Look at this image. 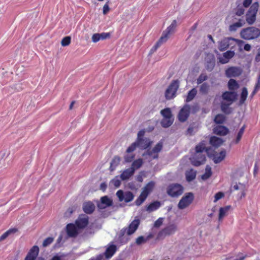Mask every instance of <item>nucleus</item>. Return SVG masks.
<instances>
[{"label":"nucleus","mask_w":260,"mask_h":260,"mask_svg":"<svg viewBox=\"0 0 260 260\" xmlns=\"http://www.w3.org/2000/svg\"><path fill=\"white\" fill-rule=\"evenodd\" d=\"M145 134V129H141L138 132L136 141L126 149V152L127 153L134 151L137 147H139L142 150H145L151 146L152 142L148 138L144 137Z\"/></svg>","instance_id":"1"},{"label":"nucleus","mask_w":260,"mask_h":260,"mask_svg":"<svg viewBox=\"0 0 260 260\" xmlns=\"http://www.w3.org/2000/svg\"><path fill=\"white\" fill-rule=\"evenodd\" d=\"M176 25L177 22L175 20H174L172 21L171 25L163 31L161 37L154 45V46L151 49L149 52L150 54H153L162 45V43L167 42L169 38V35L174 31V29L176 28Z\"/></svg>","instance_id":"2"},{"label":"nucleus","mask_w":260,"mask_h":260,"mask_svg":"<svg viewBox=\"0 0 260 260\" xmlns=\"http://www.w3.org/2000/svg\"><path fill=\"white\" fill-rule=\"evenodd\" d=\"M240 35L244 40H254L259 37L260 29L254 26H250L242 29Z\"/></svg>","instance_id":"3"},{"label":"nucleus","mask_w":260,"mask_h":260,"mask_svg":"<svg viewBox=\"0 0 260 260\" xmlns=\"http://www.w3.org/2000/svg\"><path fill=\"white\" fill-rule=\"evenodd\" d=\"M258 3L254 2L249 8L246 14V21L249 25L253 24L256 20V16L258 9Z\"/></svg>","instance_id":"4"},{"label":"nucleus","mask_w":260,"mask_h":260,"mask_svg":"<svg viewBox=\"0 0 260 260\" xmlns=\"http://www.w3.org/2000/svg\"><path fill=\"white\" fill-rule=\"evenodd\" d=\"M183 187L178 183H172L170 184L167 189L168 194L173 198H177L182 194Z\"/></svg>","instance_id":"5"},{"label":"nucleus","mask_w":260,"mask_h":260,"mask_svg":"<svg viewBox=\"0 0 260 260\" xmlns=\"http://www.w3.org/2000/svg\"><path fill=\"white\" fill-rule=\"evenodd\" d=\"M116 251V245L111 244L106 249L104 253H101L95 257H92L89 260H103L104 256L106 257V259H109L114 255Z\"/></svg>","instance_id":"6"},{"label":"nucleus","mask_w":260,"mask_h":260,"mask_svg":"<svg viewBox=\"0 0 260 260\" xmlns=\"http://www.w3.org/2000/svg\"><path fill=\"white\" fill-rule=\"evenodd\" d=\"M179 86L178 80H174L170 84L165 92L166 98L170 100L175 96L176 92Z\"/></svg>","instance_id":"7"},{"label":"nucleus","mask_w":260,"mask_h":260,"mask_svg":"<svg viewBox=\"0 0 260 260\" xmlns=\"http://www.w3.org/2000/svg\"><path fill=\"white\" fill-rule=\"evenodd\" d=\"M194 199L193 194L192 192H188L181 198L178 204V208L179 209H184L188 207L193 201Z\"/></svg>","instance_id":"8"},{"label":"nucleus","mask_w":260,"mask_h":260,"mask_svg":"<svg viewBox=\"0 0 260 260\" xmlns=\"http://www.w3.org/2000/svg\"><path fill=\"white\" fill-rule=\"evenodd\" d=\"M116 196L119 202L124 201L125 203H128L134 198V194L130 191L124 192L122 190H119L116 192Z\"/></svg>","instance_id":"9"},{"label":"nucleus","mask_w":260,"mask_h":260,"mask_svg":"<svg viewBox=\"0 0 260 260\" xmlns=\"http://www.w3.org/2000/svg\"><path fill=\"white\" fill-rule=\"evenodd\" d=\"M140 224V220L137 217H136L127 228H124L122 229L125 230L127 235L129 236L133 234L137 231Z\"/></svg>","instance_id":"10"},{"label":"nucleus","mask_w":260,"mask_h":260,"mask_svg":"<svg viewBox=\"0 0 260 260\" xmlns=\"http://www.w3.org/2000/svg\"><path fill=\"white\" fill-rule=\"evenodd\" d=\"M190 107L188 104H185L181 109L178 113V120L181 122H185L188 118L190 110Z\"/></svg>","instance_id":"11"},{"label":"nucleus","mask_w":260,"mask_h":260,"mask_svg":"<svg viewBox=\"0 0 260 260\" xmlns=\"http://www.w3.org/2000/svg\"><path fill=\"white\" fill-rule=\"evenodd\" d=\"M177 230V225L175 224H171L160 231L158 233V236L159 237H166L167 236L173 235L175 233Z\"/></svg>","instance_id":"12"},{"label":"nucleus","mask_w":260,"mask_h":260,"mask_svg":"<svg viewBox=\"0 0 260 260\" xmlns=\"http://www.w3.org/2000/svg\"><path fill=\"white\" fill-rule=\"evenodd\" d=\"M231 40L234 41L238 43H243L242 40L234 39L233 38H226L222 40L219 43L218 49L220 51H223L225 50L230 46V41Z\"/></svg>","instance_id":"13"},{"label":"nucleus","mask_w":260,"mask_h":260,"mask_svg":"<svg viewBox=\"0 0 260 260\" xmlns=\"http://www.w3.org/2000/svg\"><path fill=\"white\" fill-rule=\"evenodd\" d=\"M191 164L196 167L204 164L206 161V156L202 153H196L191 159Z\"/></svg>","instance_id":"14"},{"label":"nucleus","mask_w":260,"mask_h":260,"mask_svg":"<svg viewBox=\"0 0 260 260\" xmlns=\"http://www.w3.org/2000/svg\"><path fill=\"white\" fill-rule=\"evenodd\" d=\"M113 205V201L108 196H105L101 198L100 202H98L97 207L99 210L104 209Z\"/></svg>","instance_id":"15"},{"label":"nucleus","mask_w":260,"mask_h":260,"mask_svg":"<svg viewBox=\"0 0 260 260\" xmlns=\"http://www.w3.org/2000/svg\"><path fill=\"white\" fill-rule=\"evenodd\" d=\"M89 218L86 215L80 216L75 221V224L79 229H82L85 228L89 222Z\"/></svg>","instance_id":"16"},{"label":"nucleus","mask_w":260,"mask_h":260,"mask_svg":"<svg viewBox=\"0 0 260 260\" xmlns=\"http://www.w3.org/2000/svg\"><path fill=\"white\" fill-rule=\"evenodd\" d=\"M242 70L238 67H231L225 71V75L228 77H235L242 74Z\"/></svg>","instance_id":"17"},{"label":"nucleus","mask_w":260,"mask_h":260,"mask_svg":"<svg viewBox=\"0 0 260 260\" xmlns=\"http://www.w3.org/2000/svg\"><path fill=\"white\" fill-rule=\"evenodd\" d=\"M78 229L76 224L73 223L68 224L66 226L67 233L70 237H75L78 234Z\"/></svg>","instance_id":"18"},{"label":"nucleus","mask_w":260,"mask_h":260,"mask_svg":"<svg viewBox=\"0 0 260 260\" xmlns=\"http://www.w3.org/2000/svg\"><path fill=\"white\" fill-rule=\"evenodd\" d=\"M39 251V248L38 246H34L28 252L25 260H35L37 257Z\"/></svg>","instance_id":"19"},{"label":"nucleus","mask_w":260,"mask_h":260,"mask_svg":"<svg viewBox=\"0 0 260 260\" xmlns=\"http://www.w3.org/2000/svg\"><path fill=\"white\" fill-rule=\"evenodd\" d=\"M237 97V94L234 91H225L222 93V98L223 100L230 102L232 104L234 102Z\"/></svg>","instance_id":"20"},{"label":"nucleus","mask_w":260,"mask_h":260,"mask_svg":"<svg viewBox=\"0 0 260 260\" xmlns=\"http://www.w3.org/2000/svg\"><path fill=\"white\" fill-rule=\"evenodd\" d=\"M83 211L88 214L92 213L95 210V205L91 201H87L83 203Z\"/></svg>","instance_id":"21"},{"label":"nucleus","mask_w":260,"mask_h":260,"mask_svg":"<svg viewBox=\"0 0 260 260\" xmlns=\"http://www.w3.org/2000/svg\"><path fill=\"white\" fill-rule=\"evenodd\" d=\"M235 52L234 51L229 50L223 53L222 57L219 58V62L222 64H225L229 61V60L234 57Z\"/></svg>","instance_id":"22"},{"label":"nucleus","mask_w":260,"mask_h":260,"mask_svg":"<svg viewBox=\"0 0 260 260\" xmlns=\"http://www.w3.org/2000/svg\"><path fill=\"white\" fill-rule=\"evenodd\" d=\"M226 151L223 150L219 153H215L212 155V160L215 164H218L222 161L225 157Z\"/></svg>","instance_id":"23"},{"label":"nucleus","mask_w":260,"mask_h":260,"mask_svg":"<svg viewBox=\"0 0 260 260\" xmlns=\"http://www.w3.org/2000/svg\"><path fill=\"white\" fill-rule=\"evenodd\" d=\"M214 134L219 136H225L229 132V129L228 127L223 125H217L213 129Z\"/></svg>","instance_id":"24"},{"label":"nucleus","mask_w":260,"mask_h":260,"mask_svg":"<svg viewBox=\"0 0 260 260\" xmlns=\"http://www.w3.org/2000/svg\"><path fill=\"white\" fill-rule=\"evenodd\" d=\"M135 173V169L133 167H130L124 170L121 174L120 177L122 180H126L132 176Z\"/></svg>","instance_id":"25"},{"label":"nucleus","mask_w":260,"mask_h":260,"mask_svg":"<svg viewBox=\"0 0 260 260\" xmlns=\"http://www.w3.org/2000/svg\"><path fill=\"white\" fill-rule=\"evenodd\" d=\"M125 234H126L125 230L121 229L120 230L118 238V242L122 245L127 243L129 240V238L127 236H125Z\"/></svg>","instance_id":"26"},{"label":"nucleus","mask_w":260,"mask_h":260,"mask_svg":"<svg viewBox=\"0 0 260 260\" xmlns=\"http://www.w3.org/2000/svg\"><path fill=\"white\" fill-rule=\"evenodd\" d=\"M245 24V21L243 19H239L238 21L235 22L229 26V30L230 31L234 32L236 31L239 28L242 27Z\"/></svg>","instance_id":"27"},{"label":"nucleus","mask_w":260,"mask_h":260,"mask_svg":"<svg viewBox=\"0 0 260 260\" xmlns=\"http://www.w3.org/2000/svg\"><path fill=\"white\" fill-rule=\"evenodd\" d=\"M154 186V182L152 181L148 182L143 188L142 192L148 197V194L152 191Z\"/></svg>","instance_id":"28"},{"label":"nucleus","mask_w":260,"mask_h":260,"mask_svg":"<svg viewBox=\"0 0 260 260\" xmlns=\"http://www.w3.org/2000/svg\"><path fill=\"white\" fill-rule=\"evenodd\" d=\"M209 150V148H208L206 147V142L203 141L196 146V153H202L204 151L208 152Z\"/></svg>","instance_id":"29"},{"label":"nucleus","mask_w":260,"mask_h":260,"mask_svg":"<svg viewBox=\"0 0 260 260\" xmlns=\"http://www.w3.org/2000/svg\"><path fill=\"white\" fill-rule=\"evenodd\" d=\"M197 172L192 169L185 172L186 180L188 182H190L193 180L196 177Z\"/></svg>","instance_id":"30"},{"label":"nucleus","mask_w":260,"mask_h":260,"mask_svg":"<svg viewBox=\"0 0 260 260\" xmlns=\"http://www.w3.org/2000/svg\"><path fill=\"white\" fill-rule=\"evenodd\" d=\"M222 143L223 140L222 139L216 136H212L210 139V144L215 147L219 146L222 144Z\"/></svg>","instance_id":"31"},{"label":"nucleus","mask_w":260,"mask_h":260,"mask_svg":"<svg viewBox=\"0 0 260 260\" xmlns=\"http://www.w3.org/2000/svg\"><path fill=\"white\" fill-rule=\"evenodd\" d=\"M120 157L118 156H115L110 162V170L114 171L118 166L120 161Z\"/></svg>","instance_id":"32"},{"label":"nucleus","mask_w":260,"mask_h":260,"mask_svg":"<svg viewBox=\"0 0 260 260\" xmlns=\"http://www.w3.org/2000/svg\"><path fill=\"white\" fill-rule=\"evenodd\" d=\"M160 206V203L159 201H154L150 203L147 207L146 210L149 212H151L157 210Z\"/></svg>","instance_id":"33"},{"label":"nucleus","mask_w":260,"mask_h":260,"mask_svg":"<svg viewBox=\"0 0 260 260\" xmlns=\"http://www.w3.org/2000/svg\"><path fill=\"white\" fill-rule=\"evenodd\" d=\"M162 148V143L159 142L153 148V151L155 153L152 156L153 159H157L158 157V153L159 152Z\"/></svg>","instance_id":"34"},{"label":"nucleus","mask_w":260,"mask_h":260,"mask_svg":"<svg viewBox=\"0 0 260 260\" xmlns=\"http://www.w3.org/2000/svg\"><path fill=\"white\" fill-rule=\"evenodd\" d=\"M212 174L211 168L209 165H207L205 168V172L202 175V179L206 180L209 178Z\"/></svg>","instance_id":"35"},{"label":"nucleus","mask_w":260,"mask_h":260,"mask_svg":"<svg viewBox=\"0 0 260 260\" xmlns=\"http://www.w3.org/2000/svg\"><path fill=\"white\" fill-rule=\"evenodd\" d=\"M231 104H227L226 103L222 102L221 104V111L226 114H230L232 113V109L230 108V105Z\"/></svg>","instance_id":"36"},{"label":"nucleus","mask_w":260,"mask_h":260,"mask_svg":"<svg viewBox=\"0 0 260 260\" xmlns=\"http://www.w3.org/2000/svg\"><path fill=\"white\" fill-rule=\"evenodd\" d=\"M230 207V206H226L224 207L220 208L218 217V219L219 221L223 219V218L225 216L226 212L229 211Z\"/></svg>","instance_id":"37"},{"label":"nucleus","mask_w":260,"mask_h":260,"mask_svg":"<svg viewBox=\"0 0 260 260\" xmlns=\"http://www.w3.org/2000/svg\"><path fill=\"white\" fill-rule=\"evenodd\" d=\"M197 93V90L196 88H192L190 90H189L188 92L186 99L185 100V102L186 103L189 102L191 100H192Z\"/></svg>","instance_id":"38"},{"label":"nucleus","mask_w":260,"mask_h":260,"mask_svg":"<svg viewBox=\"0 0 260 260\" xmlns=\"http://www.w3.org/2000/svg\"><path fill=\"white\" fill-rule=\"evenodd\" d=\"M173 118H162L161 121V125L163 127L167 128L170 126L173 122Z\"/></svg>","instance_id":"39"},{"label":"nucleus","mask_w":260,"mask_h":260,"mask_svg":"<svg viewBox=\"0 0 260 260\" xmlns=\"http://www.w3.org/2000/svg\"><path fill=\"white\" fill-rule=\"evenodd\" d=\"M234 12L236 15L241 16L243 15L245 12L244 7L242 5L239 4L234 9Z\"/></svg>","instance_id":"40"},{"label":"nucleus","mask_w":260,"mask_h":260,"mask_svg":"<svg viewBox=\"0 0 260 260\" xmlns=\"http://www.w3.org/2000/svg\"><path fill=\"white\" fill-rule=\"evenodd\" d=\"M151 237V235H150L146 237H144L143 236H141L136 239V243L137 245H140L143 243L146 242Z\"/></svg>","instance_id":"41"},{"label":"nucleus","mask_w":260,"mask_h":260,"mask_svg":"<svg viewBox=\"0 0 260 260\" xmlns=\"http://www.w3.org/2000/svg\"><path fill=\"white\" fill-rule=\"evenodd\" d=\"M228 87L230 90H234L239 87V85L235 80L231 79L228 82Z\"/></svg>","instance_id":"42"},{"label":"nucleus","mask_w":260,"mask_h":260,"mask_svg":"<svg viewBox=\"0 0 260 260\" xmlns=\"http://www.w3.org/2000/svg\"><path fill=\"white\" fill-rule=\"evenodd\" d=\"M161 114L164 117L163 118H172V114L170 108H167L162 110L160 112Z\"/></svg>","instance_id":"43"},{"label":"nucleus","mask_w":260,"mask_h":260,"mask_svg":"<svg viewBox=\"0 0 260 260\" xmlns=\"http://www.w3.org/2000/svg\"><path fill=\"white\" fill-rule=\"evenodd\" d=\"M248 95V91L247 88L246 87H243L242 90V92L241 94V97L240 99V104L242 105L244 103V102L246 100L247 96Z\"/></svg>","instance_id":"44"},{"label":"nucleus","mask_w":260,"mask_h":260,"mask_svg":"<svg viewBox=\"0 0 260 260\" xmlns=\"http://www.w3.org/2000/svg\"><path fill=\"white\" fill-rule=\"evenodd\" d=\"M147 197L146 196L141 192L139 197L135 201V204L138 206H140L145 201Z\"/></svg>","instance_id":"45"},{"label":"nucleus","mask_w":260,"mask_h":260,"mask_svg":"<svg viewBox=\"0 0 260 260\" xmlns=\"http://www.w3.org/2000/svg\"><path fill=\"white\" fill-rule=\"evenodd\" d=\"M245 125H243V126H242L240 129H239L238 134H237V137H236V139L235 140V143L236 144H237L239 142V141H240L243 134H244V129H245Z\"/></svg>","instance_id":"46"},{"label":"nucleus","mask_w":260,"mask_h":260,"mask_svg":"<svg viewBox=\"0 0 260 260\" xmlns=\"http://www.w3.org/2000/svg\"><path fill=\"white\" fill-rule=\"evenodd\" d=\"M225 120V116L222 114H217L214 118V122L217 124H222Z\"/></svg>","instance_id":"47"},{"label":"nucleus","mask_w":260,"mask_h":260,"mask_svg":"<svg viewBox=\"0 0 260 260\" xmlns=\"http://www.w3.org/2000/svg\"><path fill=\"white\" fill-rule=\"evenodd\" d=\"M143 164V160L141 158H139L134 160L132 165L131 167H133V168L135 169H138L140 168Z\"/></svg>","instance_id":"48"},{"label":"nucleus","mask_w":260,"mask_h":260,"mask_svg":"<svg viewBox=\"0 0 260 260\" xmlns=\"http://www.w3.org/2000/svg\"><path fill=\"white\" fill-rule=\"evenodd\" d=\"M209 88V86L207 83L202 84L200 88V91L202 94H206L208 93Z\"/></svg>","instance_id":"49"},{"label":"nucleus","mask_w":260,"mask_h":260,"mask_svg":"<svg viewBox=\"0 0 260 260\" xmlns=\"http://www.w3.org/2000/svg\"><path fill=\"white\" fill-rule=\"evenodd\" d=\"M208 79V76L207 75H206L205 74H201L199 77H198V78L197 79V83L198 84H201L202 82H203L204 81L207 80Z\"/></svg>","instance_id":"50"},{"label":"nucleus","mask_w":260,"mask_h":260,"mask_svg":"<svg viewBox=\"0 0 260 260\" xmlns=\"http://www.w3.org/2000/svg\"><path fill=\"white\" fill-rule=\"evenodd\" d=\"M71 38L70 36L64 37L61 42V44L62 46H68L71 43Z\"/></svg>","instance_id":"51"},{"label":"nucleus","mask_w":260,"mask_h":260,"mask_svg":"<svg viewBox=\"0 0 260 260\" xmlns=\"http://www.w3.org/2000/svg\"><path fill=\"white\" fill-rule=\"evenodd\" d=\"M53 241V238L52 237H48L46 238L43 242V246L46 247L51 244Z\"/></svg>","instance_id":"52"},{"label":"nucleus","mask_w":260,"mask_h":260,"mask_svg":"<svg viewBox=\"0 0 260 260\" xmlns=\"http://www.w3.org/2000/svg\"><path fill=\"white\" fill-rule=\"evenodd\" d=\"M135 157L133 154H126L124 156V160L126 162H132Z\"/></svg>","instance_id":"53"},{"label":"nucleus","mask_w":260,"mask_h":260,"mask_svg":"<svg viewBox=\"0 0 260 260\" xmlns=\"http://www.w3.org/2000/svg\"><path fill=\"white\" fill-rule=\"evenodd\" d=\"M224 197V193L222 192H218L215 194V199L214 202L216 203L217 201Z\"/></svg>","instance_id":"54"},{"label":"nucleus","mask_w":260,"mask_h":260,"mask_svg":"<svg viewBox=\"0 0 260 260\" xmlns=\"http://www.w3.org/2000/svg\"><path fill=\"white\" fill-rule=\"evenodd\" d=\"M110 36L111 35L110 32H102L99 34V37H100V39L102 40L109 38Z\"/></svg>","instance_id":"55"},{"label":"nucleus","mask_w":260,"mask_h":260,"mask_svg":"<svg viewBox=\"0 0 260 260\" xmlns=\"http://www.w3.org/2000/svg\"><path fill=\"white\" fill-rule=\"evenodd\" d=\"M246 257V255H243L242 253L238 254L237 257L233 258L232 257L227 258V260H244Z\"/></svg>","instance_id":"56"},{"label":"nucleus","mask_w":260,"mask_h":260,"mask_svg":"<svg viewBox=\"0 0 260 260\" xmlns=\"http://www.w3.org/2000/svg\"><path fill=\"white\" fill-rule=\"evenodd\" d=\"M164 221V218L160 217L158 218L154 222V226L155 228H159L162 224Z\"/></svg>","instance_id":"57"},{"label":"nucleus","mask_w":260,"mask_h":260,"mask_svg":"<svg viewBox=\"0 0 260 260\" xmlns=\"http://www.w3.org/2000/svg\"><path fill=\"white\" fill-rule=\"evenodd\" d=\"M91 39H92V41L94 43H96L98 41H99L100 40H101L100 37H99V33L93 34L92 36Z\"/></svg>","instance_id":"58"},{"label":"nucleus","mask_w":260,"mask_h":260,"mask_svg":"<svg viewBox=\"0 0 260 260\" xmlns=\"http://www.w3.org/2000/svg\"><path fill=\"white\" fill-rule=\"evenodd\" d=\"M112 183L116 187H118L121 184V181L118 179H113L112 180Z\"/></svg>","instance_id":"59"},{"label":"nucleus","mask_w":260,"mask_h":260,"mask_svg":"<svg viewBox=\"0 0 260 260\" xmlns=\"http://www.w3.org/2000/svg\"><path fill=\"white\" fill-rule=\"evenodd\" d=\"M109 5L108 4V3H107L106 4H105L103 7V13L104 14H106L109 11Z\"/></svg>","instance_id":"60"},{"label":"nucleus","mask_w":260,"mask_h":260,"mask_svg":"<svg viewBox=\"0 0 260 260\" xmlns=\"http://www.w3.org/2000/svg\"><path fill=\"white\" fill-rule=\"evenodd\" d=\"M252 3V0H244L243 3V6L245 8L248 7Z\"/></svg>","instance_id":"61"},{"label":"nucleus","mask_w":260,"mask_h":260,"mask_svg":"<svg viewBox=\"0 0 260 260\" xmlns=\"http://www.w3.org/2000/svg\"><path fill=\"white\" fill-rule=\"evenodd\" d=\"M10 234L8 232V231H6L5 232L3 235H2L0 236V241L4 240Z\"/></svg>","instance_id":"62"},{"label":"nucleus","mask_w":260,"mask_h":260,"mask_svg":"<svg viewBox=\"0 0 260 260\" xmlns=\"http://www.w3.org/2000/svg\"><path fill=\"white\" fill-rule=\"evenodd\" d=\"M153 153H154L153 151V149L152 150L148 149L146 151V152L143 154V156H145V155H148L150 156H153Z\"/></svg>","instance_id":"63"},{"label":"nucleus","mask_w":260,"mask_h":260,"mask_svg":"<svg viewBox=\"0 0 260 260\" xmlns=\"http://www.w3.org/2000/svg\"><path fill=\"white\" fill-rule=\"evenodd\" d=\"M214 66V62H209L207 66V69L211 71Z\"/></svg>","instance_id":"64"}]
</instances>
